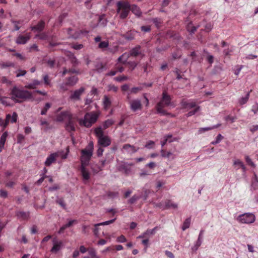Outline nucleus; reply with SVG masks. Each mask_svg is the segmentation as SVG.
Wrapping results in <instances>:
<instances>
[{"label":"nucleus","instance_id":"f257e3e1","mask_svg":"<svg viewBox=\"0 0 258 258\" xmlns=\"http://www.w3.org/2000/svg\"><path fill=\"white\" fill-rule=\"evenodd\" d=\"M99 115V111H92L86 113L83 118L79 119L76 116V120H78L80 125L90 127L96 122Z\"/></svg>","mask_w":258,"mask_h":258},{"label":"nucleus","instance_id":"f03ea898","mask_svg":"<svg viewBox=\"0 0 258 258\" xmlns=\"http://www.w3.org/2000/svg\"><path fill=\"white\" fill-rule=\"evenodd\" d=\"M56 119L57 121H62L68 119V122L66 124L67 130L69 131L75 130L76 123L74 120L76 119V116H74L69 111H62L58 114Z\"/></svg>","mask_w":258,"mask_h":258},{"label":"nucleus","instance_id":"7ed1b4c3","mask_svg":"<svg viewBox=\"0 0 258 258\" xmlns=\"http://www.w3.org/2000/svg\"><path fill=\"white\" fill-rule=\"evenodd\" d=\"M11 98L15 102H18L19 99H26L33 98L32 93L27 90H21L16 87H14L11 92Z\"/></svg>","mask_w":258,"mask_h":258},{"label":"nucleus","instance_id":"20e7f679","mask_svg":"<svg viewBox=\"0 0 258 258\" xmlns=\"http://www.w3.org/2000/svg\"><path fill=\"white\" fill-rule=\"evenodd\" d=\"M93 144L92 142H90L87 146L81 151V166L88 165L93 155Z\"/></svg>","mask_w":258,"mask_h":258},{"label":"nucleus","instance_id":"39448f33","mask_svg":"<svg viewBox=\"0 0 258 258\" xmlns=\"http://www.w3.org/2000/svg\"><path fill=\"white\" fill-rule=\"evenodd\" d=\"M171 99L169 95H168L165 92L163 93L162 98L160 101L157 104L156 109L158 113L162 114L165 115L167 114L166 111L164 110V108L168 106H172L174 107V105L171 102Z\"/></svg>","mask_w":258,"mask_h":258},{"label":"nucleus","instance_id":"423d86ee","mask_svg":"<svg viewBox=\"0 0 258 258\" xmlns=\"http://www.w3.org/2000/svg\"><path fill=\"white\" fill-rule=\"evenodd\" d=\"M95 134L98 139V144L102 147H107L111 143L109 138L103 134V132L101 127L96 128L94 131Z\"/></svg>","mask_w":258,"mask_h":258},{"label":"nucleus","instance_id":"0eeeda50","mask_svg":"<svg viewBox=\"0 0 258 258\" xmlns=\"http://www.w3.org/2000/svg\"><path fill=\"white\" fill-rule=\"evenodd\" d=\"M117 12L121 19L125 18L130 11V5L128 2L124 1L118 2L116 4Z\"/></svg>","mask_w":258,"mask_h":258},{"label":"nucleus","instance_id":"6e6552de","mask_svg":"<svg viewBox=\"0 0 258 258\" xmlns=\"http://www.w3.org/2000/svg\"><path fill=\"white\" fill-rule=\"evenodd\" d=\"M67 153L64 154L62 151H58L56 152L50 154L46 158L45 161V165L46 166H50L52 163H54L58 157L61 159L67 158Z\"/></svg>","mask_w":258,"mask_h":258},{"label":"nucleus","instance_id":"1a4fd4ad","mask_svg":"<svg viewBox=\"0 0 258 258\" xmlns=\"http://www.w3.org/2000/svg\"><path fill=\"white\" fill-rule=\"evenodd\" d=\"M255 215L252 213H245L239 215L236 218V220L240 223L250 224L255 221Z\"/></svg>","mask_w":258,"mask_h":258},{"label":"nucleus","instance_id":"9d476101","mask_svg":"<svg viewBox=\"0 0 258 258\" xmlns=\"http://www.w3.org/2000/svg\"><path fill=\"white\" fill-rule=\"evenodd\" d=\"M18 118L17 114L16 112H13L12 115L10 114H8L6 115V120H3L0 118V126L6 128L9 122L15 123L17 121Z\"/></svg>","mask_w":258,"mask_h":258},{"label":"nucleus","instance_id":"9b49d317","mask_svg":"<svg viewBox=\"0 0 258 258\" xmlns=\"http://www.w3.org/2000/svg\"><path fill=\"white\" fill-rule=\"evenodd\" d=\"M85 91L84 87H81L79 89L72 91L70 95V99L73 100H79L80 97Z\"/></svg>","mask_w":258,"mask_h":258},{"label":"nucleus","instance_id":"f8f14e48","mask_svg":"<svg viewBox=\"0 0 258 258\" xmlns=\"http://www.w3.org/2000/svg\"><path fill=\"white\" fill-rule=\"evenodd\" d=\"M30 33H26L25 35L20 34L16 39V42L18 44H24L30 39Z\"/></svg>","mask_w":258,"mask_h":258},{"label":"nucleus","instance_id":"ddd939ff","mask_svg":"<svg viewBox=\"0 0 258 258\" xmlns=\"http://www.w3.org/2000/svg\"><path fill=\"white\" fill-rule=\"evenodd\" d=\"M53 247L51 249L52 253H56L62 247V242L60 240H57L56 238H54L52 240Z\"/></svg>","mask_w":258,"mask_h":258},{"label":"nucleus","instance_id":"4468645a","mask_svg":"<svg viewBox=\"0 0 258 258\" xmlns=\"http://www.w3.org/2000/svg\"><path fill=\"white\" fill-rule=\"evenodd\" d=\"M131 109L134 111H136L138 110L141 109L142 104L141 101L139 99H134L131 100L129 102Z\"/></svg>","mask_w":258,"mask_h":258},{"label":"nucleus","instance_id":"2eb2a0df","mask_svg":"<svg viewBox=\"0 0 258 258\" xmlns=\"http://www.w3.org/2000/svg\"><path fill=\"white\" fill-rule=\"evenodd\" d=\"M181 105L183 108L186 109L187 110L194 108L197 106L195 102L190 100H183L181 102Z\"/></svg>","mask_w":258,"mask_h":258},{"label":"nucleus","instance_id":"dca6fc26","mask_svg":"<svg viewBox=\"0 0 258 258\" xmlns=\"http://www.w3.org/2000/svg\"><path fill=\"white\" fill-rule=\"evenodd\" d=\"M122 149L127 153L132 154L137 152L139 148H136L135 146L130 144H125L123 146Z\"/></svg>","mask_w":258,"mask_h":258},{"label":"nucleus","instance_id":"f3484780","mask_svg":"<svg viewBox=\"0 0 258 258\" xmlns=\"http://www.w3.org/2000/svg\"><path fill=\"white\" fill-rule=\"evenodd\" d=\"M87 166H81V172L84 181H87L90 178V174L89 171L86 168Z\"/></svg>","mask_w":258,"mask_h":258},{"label":"nucleus","instance_id":"a211bd4d","mask_svg":"<svg viewBox=\"0 0 258 258\" xmlns=\"http://www.w3.org/2000/svg\"><path fill=\"white\" fill-rule=\"evenodd\" d=\"M134 165V164L132 163H128L124 162L120 165L119 169L120 170H121V171H123V172H124L125 173L128 174V173H129V172L131 171L130 167L133 166Z\"/></svg>","mask_w":258,"mask_h":258},{"label":"nucleus","instance_id":"6ab92c4d","mask_svg":"<svg viewBox=\"0 0 258 258\" xmlns=\"http://www.w3.org/2000/svg\"><path fill=\"white\" fill-rule=\"evenodd\" d=\"M45 26V23L44 21H41L39 22L36 26H32L31 30L35 32H38L41 31Z\"/></svg>","mask_w":258,"mask_h":258},{"label":"nucleus","instance_id":"aec40b11","mask_svg":"<svg viewBox=\"0 0 258 258\" xmlns=\"http://www.w3.org/2000/svg\"><path fill=\"white\" fill-rule=\"evenodd\" d=\"M8 136V133L7 132H4L0 139V152H2V149L4 148L6 140Z\"/></svg>","mask_w":258,"mask_h":258},{"label":"nucleus","instance_id":"412c9836","mask_svg":"<svg viewBox=\"0 0 258 258\" xmlns=\"http://www.w3.org/2000/svg\"><path fill=\"white\" fill-rule=\"evenodd\" d=\"M41 82L38 80H34L31 83L27 84L25 88L27 89H34L41 84Z\"/></svg>","mask_w":258,"mask_h":258},{"label":"nucleus","instance_id":"4be33fe9","mask_svg":"<svg viewBox=\"0 0 258 258\" xmlns=\"http://www.w3.org/2000/svg\"><path fill=\"white\" fill-rule=\"evenodd\" d=\"M111 104L110 99L107 96H104L103 99V107L105 109H108Z\"/></svg>","mask_w":258,"mask_h":258},{"label":"nucleus","instance_id":"5701e85b","mask_svg":"<svg viewBox=\"0 0 258 258\" xmlns=\"http://www.w3.org/2000/svg\"><path fill=\"white\" fill-rule=\"evenodd\" d=\"M89 256H84L83 258H99L96 254L95 250L93 248H90L88 250Z\"/></svg>","mask_w":258,"mask_h":258},{"label":"nucleus","instance_id":"b1692460","mask_svg":"<svg viewBox=\"0 0 258 258\" xmlns=\"http://www.w3.org/2000/svg\"><path fill=\"white\" fill-rule=\"evenodd\" d=\"M165 207L166 208H173V209H177L178 207V205L177 204L173 203L170 200H167L164 203Z\"/></svg>","mask_w":258,"mask_h":258},{"label":"nucleus","instance_id":"393cba45","mask_svg":"<svg viewBox=\"0 0 258 258\" xmlns=\"http://www.w3.org/2000/svg\"><path fill=\"white\" fill-rule=\"evenodd\" d=\"M251 186L254 190L258 188V177L255 173H254L253 177L252 179Z\"/></svg>","mask_w":258,"mask_h":258},{"label":"nucleus","instance_id":"a878e982","mask_svg":"<svg viewBox=\"0 0 258 258\" xmlns=\"http://www.w3.org/2000/svg\"><path fill=\"white\" fill-rule=\"evenodd\" d=\"M130 55L129 53H124L122 54L117 59L118 62L122 63L123 64L125 63L128 58H129Z\"/></svg>","mask_w":258,"mask_h":258},{"label":"nucleus","instance_id":"bb28decb","mask_svg":"<svg viewBox=\"0 0 258 258\" xmlns=\"http://www.w3.org/2000/svg\"><path fill=\"white\" fill-rule=\"evenodd\" d=\"M130 10L137 16H140L141 14L140 9L136 5L130 6Z\"/></svg>","mask_w":258,"mask_h":258},{"label":"nucleus","instance_id":"cd10ccee","mask_svg":"<svg viewBox=\"0 0 258 258\" xmlns=\"http://www.w3.org/2000/svg\"><path fill=\"white\" fill-rule=\"evenodd\" d=\"M64 54L69 57L72 62L74 64L77 63V59L74 56V54L69 51L65 50Z\"/></svg>","mask_w":258,"mask_h":258},{"label":"nucleus","instance_id":"c85d7f7f","mask_svg":"<svg viewBox=\"0 0 258 258\" xmlns=\"http://www.w3.org/2000/svg\"><path fill=\"white\" fill-rule=\"evenodd\" d=\"M220 124H217L215 125H213L212 126H211V127H202V128H200L199 130V134H202L205 132H206V131H210V130H213V129H215V128H216L217 127H218L219 126H220Z\"/></svg>","mask_w":258,"mask_h":258},{"label":"nucleus","instance_id":"c756f323","mask_svg":"<svg viewBox=\"0 0 258 258\" xmlns=\"http://www.w3.org/2000/svg\"><path fill=\"white\" fill-rule=\"evenodd\" d=\"M158 229V227L156 226L152 229H147L144 233L147 238H148L150 236L154 235Z\"/></svg>","mask_w":258,"mask_h":258},{"label":"nucleus","instance_id":"7c9ffc66","mask_svg":"<svg viewBox=\"0 0 258 258\" xmlns=\"http://www.w3.org/2000/svg\"><path fill=\"white\" fill-rule=\"evenodd\" d=\"M78 80V78L74 76L68 78L67 83L70 86H74L77 83Z\"/></svg>","mask_w":258,"mask_h":258},{"label":"nucleus","instance_id":"2f4dec72","mask_svg":"<svg viewBox=\"0 0 258 258\" xmlns=\"http://www.w3.org/2000/svg\"><path fill=\"white\" fill-rule=\"evenodd\" d=\"M131 56H137L141 54L140 47L137 46L132 49L129 53Z\"/></svg>","mask_w":258,"mask_h":258},{"label":"nucleus","instance_id":"473e14b6","mask_svg":"<svg viewBox=\"0 0 258 258\" xmlns=\"http://www.w3.org/2000/svg\"><path fill=\"white\" fill-rule=\"evenodd\" d=\"M174 141H175L174 139H172L171 135H167V136H165L164 137V140L161 141V146H162V147H163L166 144L167 142H168L169 143H171Z\"/></svg>","mask_w":258,"mask_h":258},{"label":"nucleus","instance_id":"72a5a7b5","mask_svg":"<svg viewBox=\"0 0 258 258\" xmlns=\"http://www.w3.org/2000/svg\"><path fill=\"white\" fill-rule=\"evenodd\" d=\"M249 97V92H248L244 97H242L239 99L238 102L240 105L245 104L248 100Z\"/></svg>","mask_w":258,"mask_h":258},{"label":"nucleus","instance_id":"f704fd0d","mask_svg":"<svg viewBox=\"0 0 258 258\" xmlns=\"http://www.w3.org/2000/svg\"><path fill=\"white\" fill-rule=\"evenodd\" d=\"M15 66V64L13 62L7 61V62H0V67L1 68L4 69L7 67H14Z\"/></svg>","mask_w":258,"mask_h":258},{"label":"nucleus","instance_id":"c9c22d12","mask_svg":"<svg viewBox=\"0 0 258 258\" xmlns=\"http://www.w3.org/2000/svg\"><path fill=\"white\" fill-rule=\"evenodd\" d=\"M114 122V121L111 119L106 120L103 123V129L105 130L108 127L112 125L113 124Z\"/></svg>","mask_w":258,"mask_h":258},{"label":"nucleus","instance_id":"e433bc0d","mask_svg":"<svg viewBox=\"0 0 258 258\" xmlns=\"http://www.w3.org/2000/svg\"><path fill=\"white\" fill-rule=\"evenodd\" d=\"M233 165L235 166L236 169H238L243 165V163L238 159L233 160Z\"/></svg>","mask_w":258,"mask_h":258},{"label":"nucleus","instance_id":"4c0bfd02","mask_svg":"<svg viewBox=\"0 0 258 258\" xmlns=\"http://www.w3.org/2000/svg\"><path fill=\"white\" fill-rule=\"evenodd\" d=\"M96 17L97 21L98 22L99 21V23L101 25H102L103 26L106 25V20L105 19L104 15H102V16H96Z\"/></svg>","mask_w":258,"mask_h":258},{"label":"nucleus","instance_id":"58836bf2","mask_svg":"<svg viewBox=\"0 0 258 258\" xmlns=\"http://www.w3.org/2000/svg\"><path fill=\"white\" fill-rule=\"evenodd\" d=\"M40 125L42 126L44 131H47L49 128V122L46 120H40Z\"/></svg>","mask_w":258,"mask_h":258},{"label":"nucleus","instance_id":"ea45409f","mask_svg":"<svg viewBox=\"0 0 258 258\" xmlns=\"http://www.w3.org/2000/svg\"><path fill=\"white\" fill-rule=\"evenodd\" d=\"M190 219L187 218L186 219H185V220L184 221V222L183 224L182 227V230L184 231L186 229L189 228V227L190 226Z\"/></svg>","mask_w":258,"mask_h":258},{"label":"nucleus","instance_id":"a19ab883","mask_svg":"<svg viewBox=\"0 0 258 258\" xmlns=\"http://www.w3.org/2000/svg\"><path fill=\"white\" fill-rule=\"evenodd\" d=\"M202 243V241L197 240L194 245L191 247V250L193 251H196L198 249L199 247L201 245Z\"/></svg>","mask_w":258,"mask_h":258},{"label":"nucleus","instance_id":"79ce46f5","mask_svg":"<svg viewBox=\"0 0 258 258\" xmlns=\"http://www.w3.org/2000/svg\"><path fill=\"white\" fill-rule=\"evenodd\" d=\"M51 105L49 103H46L44 107L42 109L41 114L42 115H45L46 114L47 110L50 108Z\"/></svg>","mask_w":258,"mask_h":258},{"label":"nucleus","instance_id":"37998d69","mask_svg":"<svg viewBox=\"0 0 258 258\" xmlns=\"http://www.w3.org/2000/svg\"><path fill=\"white\" fill-rule=\"evenodd\" d=\"M199 110H200V107L199 106H197L196 107L194 108L193 110L188 112V113L186 114V116L187 117L191 116L195 114Z\"/></svg>","mask_w":258,"mask_h":258},{"label":"nucleus","instance_id":"c03bdc74","mask_svg":"<svg viewBox=\"0 0 258 258\" xmlns=\"http://www.w3.org/2000/svg\"><path fill=\"white\" fill-rule=\"evenodd\" d=\"M8 100V98L7 97L0 96V102L3 105L6 106L10 105V103Z\"/></svg>","mask_w":258,"mask_h":258},{"label":"nucleus","instance_id":"a18cd8bd","mask_svg":"<svg viewBox=\"0 0 258 258\" xmlns=\"http://www.w3.org/2000/svg\"><path fill=\"white\" fill-rule=\"evenodd\" d=\"M108 46V42L106 41L100 42L98 45V47L102 49L107 48Z\"/></svg>","mask_w":258,"mask_h":258},{"label":"nucleus","instance_id":"49530a36","mask_svg":"<svg viewBox=\"0 0 258 258\" xmlns=\"http://www.w3.org/2000/svg\"><path fill=\"white\" fill-rule=\"evenodd\" d=\"M162 157L174 159L176 157V156L171 152H168L166 154H163Z\"/></svg>","mask_w":258,"mask_h":258},{"label":"nucleus","instance_id":"de8ad7c7","mask_svg":"<svg viewBox=\"0 0 258 258\" xmlns=\"http://www.w3.org/2000/svg\"><path fill=\"white\" fill-rule=\"evenodd\" d=\"M223 138L221 134H218V136L216 137V140L214 141H213L211 144L213 145L217 144L221 142Z\"/></svg>","mask_w":258,"mask_h":258},{"label":"nucleus","instance_id":"09e8293b","mask_svg":"<svg viewBox=\"0 0 258 258\" xmlns=\"http://www.w3.org/2000/svg\"><path fill=\"white\" fill-rule=\"evenodd\" d=\"M245 160L248 164L252 167H255L254 163L252 161L251 159L249 158L248 156H245Z\"/></svg>","mask_w":258,"mask_h":258},{"label":"nucleus","instance_id":"8fccbe9b","mask_svg":"<svg viewBox=\"0 0 258 258\" xmlns=\"http://www.w3.org/2000/svg\"><path fill=\"white\" fill-rule=\"evenodd\" d=\"M36 38H38L40 39L45 40L48 37L47 35L45 33H40L36 35Z\"/></svg>","mask_w":258,"mask_h":258},{"label":"nucleus","instance_id":"3c124183","mask_svg":"<svg viewBox=\"0 0 258 258\" xmlns=\"http://www.w3.org/2000/svg\"><path fill=\"white\" fill-rule=\"evenodd\" d=\"M115 219H112V220H110L109 221H105V222H101L100 223H98L97 225H101V226L107 225L112 223L115 221Z\"/></svg>","mask_w":258,"mask_h":258},{"label":"nucleus","instance_id":"603ef678","mask_svg":"<svg viewBox=\"0 0 258 258\" xmlns=\"http://www.w3.org/2000/svg\"><path fill=\"white\" fill-rule=\"evenodd\" d=\"M155 145L154 142L152 141H149L147 142V143L145 145V148H147L148 149H152L154 147Z\"/></svg>","mask_w":258,"mask_h":258},{"label":"nucleus","instance_id":"864d4df0","mask_svg":"<svg viewBox=\"0 0 258 258\" xmlns=\"http://www.w3.org/2000/svg\"><path fill=\"white\" fill-rule=\"evenodd\" d=\"M12 23L13 24L14 27H15V30L16 31H18L19 30L20 27L19 26V24H20V21H12Z\"/></svg>","mask_w":258,"mask_h":258},{"label":"nucleus","instance_id":"5fc2aeb1","mask_svg":"<svg viewBox=\"0 0 258 258\" xmlns=\"http://www.w3.org/2000/svg\"><path fill=\"white\" fill-rule=\"evenodd\" d=\"M127 79V77L124 76L115 77L114 80L118 82H121Z\"/></svg>","mask_w":258,"mask_h":258},{"label":"nucleus","instance_id":"6e6d98bb","mask_svg":"<svg viewBox=\"0 0 258 258\" xmlns=\"http://www.w3.org/2000/svg\"><path fill=\"white\" fill-rule=\"evenodd\" d=\"M56 203L58 204L63 209H66V205L64 203L63 200L62 199L57 200Z\"/></svg>","mask_w":258,"mask_h":258},{"label":"nucleus","instance_id":"4d7b16f0","mask_svg":"<svg viewBox=\"0 0 258 258\" xmlns=\"http://www.w3.org/2000/svg\"><path fill=\"white\" fill-rule=\"evenodd\" d=\"M26 74V71L25 70H19L17 72V77H19L21 76H23Z\"/></svg>","mask_w":258,"mask_h":258},{"label":"nucleus","instance_id":"13d9d810","mask_svg":"<svg viewBox=\"0 0 258 258\" xmlns=\"http://www.w3.org/2000/svg\"><path fill=\"white\" fill-rule=\"evenodd\" d=\"M249 130L251 133H254L257 131H258V124H254L251 125L249 127Z\"/></svg>","mask_w":258,"mask_h":258},{"label":"nucleus","instance_id":"bf43d9fd","mask_svg":"<svg viewBox=\"0 0 258 258\" xmlns=\"http://www.w3.org/2000/svg\"><path fill=\"white\" fill-rule=\"evenodd\" d=\"M140 198V197L138 196H136V195H134V196H133L130 200H129V203L130 204H133L134 203L135 201H136L137 200H138Z\"/></svg>","mask_w":258,"mask_h":258},{"label":"nucleus","instance_id":"052dcab7","mask_svg":"<svg viewBox=\"0 0 258 258\" xmlns=\"http://www.w3.org/2000/svg\"><path fill=\"white\" fill-rule=\"evenodd\" d=\"M72 73V74H74V73H77V71L75 70H67V69H65L63 73H62V76H64L67 73Z\"/></svg>","mask_w":258,"mask_h":258},{"label":"nucleus","instance_id":"680f3d73","mask_svg":"<svg viewBox=\"0 0 258 258\" xmlns=\"http://www.w3.org/2000/svg\"><path fill=\"white\" fill-rule=\"evenodd\" d=\"M117 241L118 242L123 243L125 242L126 241V239L123 235H121V236H119L117 238Z\"/></svg>","mask_w":258,"mask_h":258},{"label":"nucleus","instance_id":"e2e57ef3","mask_svg":"<svg viewBox=\"0 0 258 258\" xmlns=\"http://www.w3.org/2000/svg\"><path fill=\"white\" fill-rule=\"evenodd\" d=\"M43 80L45 85H50V80H49V77L47 75L43 76Z\"/></svg>","mask_w":258,"mask_h":258},{"label":"nucleus","instance_id":"0e129e2a","mask_svg":"<svg viewBox=\"0 0 258 258\" xmlns=\"http://www.w3.org/2000/svg\"><path fill=\"white\" fill-rule=\"evenodd\" d=\"M236 119V117L228 115L225 117V120L227 121H230L231 122H233Z\"/></svg>","mask_w":258,"mask_h":258},{"label":"nucleus","instance_id":"69168bd1","mask_svg":"<svg viewBox=\"0 0 258 258\" xmlns=\"http://www.w3.org/2000/svg\"><path fill=\"white\" fill-rule=\"evenodd\" d=\"M108 90L109 91H113V92H116L118 90V88L116 86L113 85H109L108 86Z\"/></svg>","mask_w":258,"mask_h":258},{"label":"nucleus","instance_id":"338daca9","mask_svg":"<svg viewBox=\"0 0 258 258\" xmlns=\"http://www.w3.org/2000/svg\"><path fill=\"white\" fill-rule=\"evenodd\" d=\"M165 254L169 258H174V254L171 252V251H168V250H166L165 251Z\"/></svg>","mask_w":258,"mask_h":258},{"label":"nucleus","instance_id":"774afa93","mask_svg":"<svg viewBox=\"0 0 258 258\" xmlns=\"http://www.w3.org/2000/svg\"><path fill=\"white\" fill-rule=\"evenodd\" d=\"M252 111L256 113L258 111V104L256 103L252 106Z\"/></svg>","mask_w":258,"mask_h":258}]
</instances>
